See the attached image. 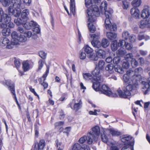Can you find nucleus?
I'll use <instances>...</instances> for the list:
<instances>
[{
	"label": "nucleus",
	"mask_w": 150,
	"mask_h": 150,
	"mask_svg": "<svg viewBox=\"0 0 150 150\" xmlns=\"http://www.w3.org/2000/svg\"><path fill=\"white\" fill-rule=\"evenodd\" d=\"M107 6L108 4L106 1H102L100 6V11L101 13H104L106 17L105 21L106 29L111 31H115L117 30V26L115 23L111 24L109 19L113 13V10L111 8H108Z\"/></svg>",
	"instance_id": "nucleus-1"
},
{
	"label": "nucleus",
	"mask_w": 150,
	"mask_h": 150,
	"mask_svg": "<svg viewBox=\"0 0 150 150\" xmlns=\"http://www.w3.org/2000/svg\"><path fill=\"white\" fill-rule=\"evenodd\" d=\"M85 4L88 8L86 16L88 17L89 21L91 22L94 21L96 17H98L100 15V12L98 6L92 5V0H85Z\"/></svg>",
	"instance_id": "nucleus-2"
},
{
	"label": "nucleus",
	"mask_w": 150,
	"mask_h": 150,
	"mask_svg": "<svg viewBox=\"0 0 150 150\" xmlns=\"http://www.w3.org/2000/svg\"><path fill=\"white\" fill-rule=\"evenodd\" d=\"M131 82V83H128V85L126 86V88L123 89V91L120 90L118 89L117 91L119 96L121 98H126L128 96L131 95V92L133 89L137 88L138 84L136 82H134L132 83Z\"/></svg>",
	"instance_id": "nucleus-3"
},
{
	"label": "nucleus",
	"mask_w": 150,
	"mask_h": 150,
	"mask_svg": "<svg viewBox=\"0 0 150 150\" xmlns=\"http://www.w3.org/2000/svg\"><path fill=\"white\" fill-rule=\"evenodd\" d=\"M100 133L99 127L96 126L92 129V131L87 134L88 140L87 143L89 144H91L93 143V140L96 142L97 140Z\"/></svg>",
	"instance_id": "nucleus-4"
},
{
	"label": "nucleus",
	"mask_w": 150,
	"mask_h": 150,
	"mask_svg": "<svg viewBox=\"0 0 150 150\" xmlns=\"http://www.w3.org/2000/svg\"><path fill=\"white\" fill-rule=\"evenodd\" d=\"M29 11L28 9L23 10L21 13V17L15 19L14 22L17 25H20L23 24L29 19Z\"/></svg>",
	"instance_id": "nucleus-5"
},
{
	"label": "nucleus",
	"mask_w": 150,
	"mask_h": 150,
	"mask_svg": "<svg viewBox=\"0 0 150 150\" xmlns=\"http://www.w3.org/2000/svg\"><path fill=\"white\" fill-rule=\"evenodd\" d=\"M3 84L4 85L6 86H7L8 89L11 91L13 95L14 96L16 100L14 83L10 80H8L3 81Z\"/></svg>",
	"instance_id": "nucleus-6"
},
{
	"label": "nucleus",
	"mask_w": 150,
	"mask_h": 150,
	"mask_svg": "<svg viewBox=\"0 0 150 150\" xmlns=\"http://www.w3.org/2000/svg\"><path fill=\"white\" fill-rule=\"evenodd\" d=\"M147 81H142L141 83L142 86V91L145 95L147 94L150 91V77L146 80Z\"/></svg>",
	"instance_id": "nucleus-7"
},
{
	"label": "nucleus",
	"mask_w": 150,
	"mask_h": 150,
	"mask_svg": "<svg viewBox=\"0 0 150 150\" xmlns=\"http://www.w3.org/2000/svg\"><path fill=\"white\" fill-rule=\"evenodd\" d=\"M82 103L81 99H78L75 101L74 103L70 104L71 108L73 110L76 112L81 108L82 107Z\"/></svg>",
	"instance_id": "nucleus-8"
},
{
	"label": "nucleus",
	"mask_w": 150,
	"mask_h": 150,
	"mask_svg": "<svg viewBox=\"0 0 150 150\" xmlns=\"http://www.w3.org/2000/svg\"><path fill=\"white\" fill-rule=\"evenodd\" d=\"M125 74L130 77V78L132 83L134 82H137V81L138 80L139 77L140 76L139 74H135L134 71L131 70L127 71Z\"/></svg>",
	"instance_id": "nucleus-9"
},
{
	"label": "nucleus",
	"mask_w": 150,
	"mask_h": 150,
	"mask_svg": "<svg viewBox=\"0 0 150 150\" xmlns=\"http://www.w3.org/2000/svg\"><path fill=\"white\" fill-rule=\"evenodd\" d=\"M99 92L108 96H110L112 94L110 89L105 85H103L100 87Z\"/></svg>",
	"instance_id": "nucleus-10"
},
{
	"label": "nucleus",
	"mask_w": 150,
	"mask_h": 150,
	"mask_svg": "<svg viewBox=\"0 0 150 150\" xmlns=\"http://www.w3.org/2000/svg\"><path fill=\"white\" fill-rule=\"evenodd\" d=\"M23 4L21 0H11L10 6H12V8H22Z\"/></svg>",
	"instance_id": "nucleus-11"
},
{
	"label": "nucleus",
	"mask_w": 150,
	"mask_h": 150,
	"mask_svg": "<svg viewBox=\"0 0 150 150\" xmlns=\"http://www.w3.org/2000/svg\"><path fill=\"white\" fill-rule=\"evenodd\" d=\"M3 20L7 22L10 21V18L1 8H0V22H2Z\"/></svg>",
	"instance_id": "nucleus-12"
},
{
	"label": "nucleus",
	"mask_w": 150,
	"mask_h": 150,
	"mask_svg": "<svg viewBox=\"0 0 150 150\" xmlns=\"http://www.w3.org/2000/svg\"><path fill=\"white\" fill-rule=\"evenodd\" d=\"M9 12L11 13L13 16L16 17L19 16L21 13V9L14 8H12V6H10L8 9Z\"/></svg>",
	"instance_id": "nucleus-13"
},
{
	"label": "nucleus",
	"mask_w": 150,
	"mask_h": 150,
	"mask_svg": "<svg viewBox=\"0 0 150 150\" xmlns=\"http://www.w3.org/2000/svg\"><path fill=\"white\" fill-rule=\"evenodd\" d=\"M73 150H90L89 147L86 145H84L81 146L78 143L75 144L73 147Z\"/></svg>",
	"instance_id": "nucleus-14"
},
{
	"label": "nucleus",
	"mask_w": 150,
	"mask_h": 150,
	"mask_svg": "<svg viewBox=\"0 0 150 150\" xmlns=\"http://www.w3.org/2000/svg\"><path fill=\"white\" fill-rule=\"evenodd\" d=\"M23 27L27 30L30 29L32 27H35L37 25V24L33 21H31L30 22H25L23 24Z\"/></svg>",
	"instance_id": "nucleus-15"
},
{
	"label": "nucleus",
	"mask_w": 150,
	"mask_h": 150,
	"mask_svg": "<svg viewBox=\"0 0 150 150\" xmlns=\"http://www.w3.org/2000/svg\"><path fill=\"white\" fill-rule=\"evenodd\" d=\"M45 141L41 139L38 143H36L35 145V150H43L45 145Z\"/></svg>",
	"instance_id": "nucleus-16"
},
{
	"label": "nucleus",
	"mask_w": 150,
	"mask_h": 150,
	"mask_svg": "<svg viewBox=\"0 0 150 150\" xmlns=\"http://www.w3.org/2000/svg\"><path fill=\"white\" fill-rule=\"evenodd\" d=\"M130 13L133 17L136 18H139L140 15V11L139 9L136 7H133L131 8Z\"/></svg>",
	"instance_id": "nucleus-17"
},
{
	"label": "nucleus",
	"mask_w": 150,
	"mask_h": 150,
	"mask_svg": "<svg viewBox=\"0 0 150 150\" xmlns=\"http://www.w3.org/2000/svg\"><path fill=\"white\" fill-rule=\"evenodd\" d=\"M101 70L99 69L97 67H96L94 70L92 71V74L96 77V79L100 80L101 79V76L100 75V73Z\"/></svg>",
	"instance_id": "nucleus-18"
},
{
	"label": "nucleus",
	"mask_w": 150,
	"mask_h": 150,
	"mask_svg": "<svg viewBox=\"0 0 150 150\" xmlns=\"http://www.w3.org/2000/svg\"><path fill=\"white\" fill-rule=\"evenodd\" d=\"M8 16L10 18V21L6 22L5 21H4V20H3L2 22L4 23H2L1 24V28H6L7 27V24H8V27L10 28H12L14 27V24L13 22H11V17L10 16H9L8 15Z\"/></svg>",
	"instance_id": "nucleus-19"
},
{
	"label": "nucleus",
	"mask_w": 150,
	"mask_h": 150,
	"mask_svg": "<svg viewBox=\"0 0 150 150\" xmlns=\"http://www.w3.org/2000/svg\"><path fill=\"white\" fill-rule=\"evenodd\" d=\"M96 56L98 57L104 58H105V52L101 49H97L95 50Z\"/></svg>",
	"instance_id": "nucleus-20"
},
{
	"label": "nucleus",
	"mask_w": 150,
	"mask_h": 150,
	"mask_svg": "<svg viewBox=\"0 0 150 150\" xmlns=\"http://www.w3.org/2000/svg\"><path fill=\"white\" fill-rule=\"evenodd\" d=\"M150 15V12L148 8L143 9L141 12V17L144 18H148Z\"/></svg>",
	"instance_id": "nucleus-21"
},
{
	"label": "nucleus",
	"mask_w": 150,
	"mask_h": 150,
	"mask_svg": "<svg viewBox=\"0 0 150 150\" xmlns=\"http://www.w3.org/2000/svg\"><path fill=\"white\" fill-rule=\"evenodd\" d=\"M100 80L96 79V81L93 82L92 85L93 88L96 91H99L100 88V83L101 82Z\"/></svg>",
	"instance_id": "nucleus-22"
},
{
	"label": "nucleus",
	"mask_w": 150,
	"mask_h": 150,
	"mask_svg": "<svg viewBox=\"0 0 150 150\" xmlns=\"http://www.w3.org/2000/svg\"><path fill=\"white\" fill-rule=\"evenodd\" d=\"M114 67L115 66L112 64L107 65L105 67L106 71L110 74L113 73L114 71Z\"/></svg>",
	"instance_id": "nucleus-23"
},
{
	"label": "nucleus",
	"mask_w": 150,
	"mask_h": 150,
	"mask_svg": "<svg viewBox=\"0 0 150 150\" xmlns=\"http://www.w3.org/2000/svg\"><path fill=\"white\" fill-rule=\"evenodd\" d=\"M11 36L13 44H18V40L19 37L18 36L17 32L16 31L13 32L11 34Z\"/></svg>",
	"instance_id": "nucleus-24"
},
{
	"label": "nucleus",
	"mask_w": 150,
	"mask_h": 150,
	"mask_svg": "<svg viewBox=\"0 0 150 150\" xmlns=\"http://www.w3.org/2000/svg\"><path fill=\"white\" fill-rule=\"evenodd\" d=\"M96 17L95 20L94 21L92 22H91L89 21L88 18V21L89 22V23H88V28L90 31L92 33H93L96 30V27L92 23L96 21Z\"/></svg>",
	"instance_id": "nucleus-25"
},
{
	"label": "nucleus",
	"mask_w": 150,
	"mask_h": 150,
	"mask_svg": "<svg viewBox=\"0 0 150 150\" xmlns=\"http://www.w3.org/2000/svg\"><path fill=\"white\" fill-rule=\"evenodd\" d=\"M131 139V137L129 136H127L126 135H124L121 137V140L122 142H127V145H128V144L129 143V145L130 143L129 141Z\"/></svg>",
	"instance_id": "nucleus-26"
},
{
	"label": "nucleus",
	"mask_w": 150,
	"mask_h": 150,
	"mask_svg": "<svg viewBox=\"0 0 150 150\" xmlns=\"http://www.w3.org/2000/svg\"><path fill=\"white\" fill-rule=\"evenodd\" d=\"M23 68L25 71H27L31 68L28 61L27 60L23 62Z\"/></svg>",
	"instance_id": "nucleus-27"
},
{
	"label": "nucleus",
	"mask_w": 150,
	"mask_h": 150,
	"mask_svg": "<svg viewBox=\"0 0 150 150\" xmlns=\"http://www.w3.org/2000/svg\"><path fill=\"white\" fill-rule=\"evenodd\" d=\"M70 7L71 12L74 15L75 13V0H70Z\"/></svg>",
	"instance_id": "nucleus-28"
},
{
	"label": "nucleus",
	"mask_w": 150,
	"mask_h": 150,
	"mask_svg": "<svg viewBox=\"0 0 150 150\" xmlns=\"http://www.w3.org/2000/svg\"><path fill=\"white\" fill-rule=\"evenodd\" d=\"M106 35L107 38L111 40H114L117 37L116 34L114 33L107 32Z\"/></svg>",
	"instance_id": "nucleus-29"
},
{
	"label": "nucleus",
	"mask_w": 150,
	"mask_h": 150,
	"mask_svg": "<svg viewBox=\"0 0 150 150\" xmlns=\"http://www.w3.org/2000/svg\"><path fill=\"white\" fill-rule=\"evenodd\" d=\"M126 52V51L125 49L123 48H121L116 52V54L118 56H124Z\"/></svg>",
	"instance_id": "nucleus-30"
},
{
	"label": "nucleus",
	"mask_w": 150,
	"mask_h": 150,
	"mask_svg": "<svg viewBox=\"0 0 150 150\" xmlns=\"http://www.w3.org/2000/svg\"><path fill=\"white\" fill-rule=\"evenodd\" d=\"M83 49L85 52L89 55L92 54L93 51V50L88 45L84 46Z\"/></svg>",
	"instance_id": "nucleus-31"
},
{
	"label": "nucleus",
	"mask_w": 150,
	"mask_h": 150,
	"mask_svg": "<svg viewBox=\"0 0 150 150\" xmlns=\"http://www.w3.org/2000/svg\"><path fill=\"white\" fill-rule=\"evenodd\" d=\"M4 28L2 30V33L4 36H8L11 33V30L9 28Z\"/></svg>",
	"instance_id": "nucleus-32"
},
{
	"label": "nucleus",
	"mask_w": 150,
	"mask_h": 150,
	"mask_svg": "<svg viewBox=\"0 0 150 150\" xmlns=\"http://www.w3.org/2000/svg\"><path fill=\"white\" fill-rule=\"evenodd\" d=\"M111 49L112 51H114L117 50L118 47H119L118 45V43L117 40L113 41L111 45Z\"/></svg>",
	"instance_id": "nucleus-33"
},
{
	"label": "nucleus",
	"mask_w": 150,
	"mask_h": 150,
	"mask_svg": "<svg viewBox=\"0 0 150 150\" xmlns=\"http://www.w3.org/2000/svg\"><path fill=\"white\" fill-rule=\"evenodd\" d=\"M105 64V62L102 60H101L99 61L98 64L96 65V67H98V69L101 70H102L104 68Z\"/></svg>",
	"instance_id": "nucleus-34"
},
{
	"label": "nucleus",
	"mask_w": 150,
	"mask_h": 150,
	"mask_svg": "<svg viewBox=\"0 0 150 150\" xmlns=\"http://www.w3.org/2000/svg\"><path fill=\"white\" fill-rule=\"evenodd\" d=\"M101 132H100V134L102 140L104 142L106 143L108 141L107 137L105 134L104 130L101 131Z\"/></svg>",
	"instance_id": "nucleus-35"
},
{
	"label": "nucleus",
	"mask_w": 150,
	"mask_h": 150,
	"mask_svg": "<svg viewBox=\"0 0 150 150\" xmlns=\"http://www.w3.org/2000/svg\"><path fill=\"white\" fill-rule=\"evenodd\" d=\"M109 44V42L107 39L103 38L102 40L101 45L103 47L106 48L108 46Z\"/></svg>",
	"instance_id": "nucleus-36"
},
{
	"label": "nucleus",
	"mask_w": 150,
	"mask_h": 150,
	"mask_svg": "<svg viewBox=\"0 0 150 150\" xmlns=\"http://www.w3.org/2000/svg\"><path fill=\"white\" fill-rule=\"evenodd\" d=\"M38 25L37 24L36 26H35L33 28V30L34 32V36L35 37V38L37 37V36L36 35L37 34H39L40 33V28L38 27Z\"/></svg>",
	"instance_id": "nucleus-37"
},
{
	"label": "nucleus",
	"mask_w": 150,
	"mask_h": 150,
	"mask_svg": "<svg viewBox=\"0 0 150 150\" xmlns=\"http://www.w3.org/2000/svg\"><path fill=\"white\" fill-rule=\"evenodd\" d=\"M90 36L93 39L92 41H98V40L100 38V34L99 33L95 34H90Z\"/></svg>",
	"instance_id": "nucleus-38"
},
{
	"label": "nucleus",
	"mask_w": 150,
	"mask_h": 150,
	"mask_svg": "<svg viewBox=\"0 0 150 150\" xmlns=\"http://www.w3.org/2000/svg\"><path fill=\"white\" fill-rule=\"evenodd\" d=\"M142 2L141 0H134L132 2V4L134 7H138L140 5Z\"/></svg>",
	"instance_id": "nucleus-39"
},
{
	"label": "nucleus",
	"mask_w": 150,
	"mask_h": 150,
	"mask_svg": "<svg viewBox=\"0 0 150 150\" xmlns=\"http://www.w3.org/2000/svg\"><path fill=\"white\" fill-rule=\"evenodd\" d=\"M148 22L146 20H144L141 21L139 25L140 28L143 29L146 27H148Z\"/></svg>",
	"instance_id": "nucleus-40"
},
{
	"label": "nucleus",
	"mask_w": 150,
	"mask_h": 150,
	"mask_svg": "<svg viewBox=\"0 0 150 150\" xmlns=\"http://www.w3.org/2000/svg\"><path fill=\"white\" fill-rule=\"evenodd\" d=\"M91 44L93 47L97 48H100L101 46V43L99 41H91Z\"/></svg>",
	"instance_id": "nucleus-41"
},
{
	"label": "nucleus",
	"mask_w": 150,
	"mask_h": 150,
	"mask_svg": "<svg viewBox=\"0 0 150 150\" xmlns=\"http://www.w3.org/2000/svg\"><path fill=\"white\" fill-rule=\"evenodd\" d=\"M84 79L86 81H88L93 78V76L91 74L88 73L83 74Z\"/></svg>",
	"instance_id": "nucleus-42"
},
{
	"label": "nucleus",
	"mask_w": 150,
	"mask_h": 150,
	"mask_svg": "<svg viewBox=\"0 0 150 150\" xmlns=\"http://www.w3.org/2000/svg\"><path fill=\"white\" fill-rule=\"evenodd\" d=\"M130 78V77L128 76L127 75L125 74H124L123 77V79L124 82L126 83V84L131 83V81H132Z\"/></svg>",
	"instance_id": "nucleus-43"
},
{
	"label": "nucleus",
	"mask_w": 150,
	"mask_h": 150,
	"mask_svg": "<svg viewBox=\"0 0 150 150\" xmlns=\"http://www.w3.org/2000/svg\"><path fill=\"white\" fill-rule=\"evenodd\" d=\"M1 2L4 6L7 7L11 5V0H1Z\"/></svg>",
	"instance_id": "nucleus-44"
},
{
	"label": "nucleus",
	"mask_w": 150,
	"mask_h": 150,
	"mask_svg": "<svg viewBox=\"0 0 150 150\" xmlns=\"http://www.w3.org/2000/svg\"><path fill=\"white\" fill-rule=\"evenodd\" d=\"M44 64L43 61L41 59H40L38 62V67L37 70V71L40 70L42 68Z\"/></svg>",
	"instance_id": "nucleus-45"
},
{
	"label": "nucleus",
	"mask_w": 150,
	"mask_h": 150,
	"mask_svg": "<svg viewBox=\"0 0 150 150\" xmlns=\"http://www.w3.org/2000/svg\"><path fill=\"white\" fill-rule=\"evenodd\" d=\"M114 70L120 74H122L123 73L122 69L117 65L115 66Z\"/></svg>",
	"instance_id": "nucleus-46"
},
{
	"label": "nucleus",
	"mask_w": 150,
	"mask_h": 150,
	"mask_svg": "<svg viewBox=\"0 0 150 150\" xmlns=\"http://www.w3.org/2000/svg\"><path fill=\"white\" fill-rule=\"evenodd\" d=\"M18 44H19V42H24L27 40V38L24 35H21L19 37L18 40Z\"/></svg>",
	"instance_id": "nucleus-47"
},
{
	"label": "nucleus",
	"mask_w": 150,
	"mask_h": 150,
	"mask_svg": "<svg viewBox=\"0 0 150 150\" xmlns=\"http://www.w3.org/2000/svg\"><path fill=\"white\" fill-rule=\"evenodd\" d=\"M131 65L133 68L136 67L138 65V62L134 58L132 59L131 61Z\"/></svg>",
	"instance_id": "nucleus-48"
},
{
	"label": "nucleus",
	"mask_w": 150,
	"mask_h": 150,
	"mask_svg": "<svg viewBox=\"0 0 150 150\" xmlns=\"http://www.w3.org/2000/svg\"><path fill=\"white\" fill-rule=\"evenodd\" d=\"M39 56L43 59L46 58V54L43 51H40L38 52Z\"/></svg>",
	"instance_id": "nucleus-49"
},
{
	"label": "nucleus",
	"mask_w": 150,
	"mask_h": 150,
	"mask_svg": "<svg viewBox=\"0 0 150 150\" xmlns=\"http://www.w3.org/2000/svg\"><path fill=\"white\" fill-rule=\"evenodd\" d=\"M129 37V34L128 32L125 31L122 33V37L125 40H127Z\"/></svg>",
	"instance_id": "nucleus-50"
},
{
	"label": "nucleus",
	"mask_w": 150,
	"mask_h": 150,
	"mask_svg": "<svg viewBox=\"0 0 150 150\" xmlns=\"http://www.w3.org/2000/svg\"><path fill=\"white\" fill-rule=\"evenodd\" d=\"M129 67V64L126 60L124 61L122 63V67L124 68L127 69Z\"/></svg>",
	"instance_id": "nucleus-51"
},
{
	"label": "nucleus",
	"mask_w": 150,
	"mask_h": 150,
	"mask_svg": "<svg viewBox=\"0 0 150 150\" xmlns=\"http://www.w3.org/2000/svg\"><path fill=\"white\" fill-rule=\"evenodd\" d=\"M110 133L113 136H118L120 135V132L113 129H110Z\"/></svg>",
	"instance_id": "nucleus-52"
},
{
	"label": "nucleus",
	"mask_w": 150,
	"mask_h": 150,
	"mask_svg": "<svg viewBox=\"0 0 150 150\" xmlns=\"http://www.w3.org/2000/svg\"><path fill=\"white\" fill-rule=\"evenodd\" d=\"M88 57L91 60L93 61H97L98 57L95 55L91 54L88 56Z\"/></svg>",
	"instance_id": "nucleus-53"
},
{
	"label": "nucleus",
	"mask_w": 150,
	"mask_h": 150,
	"mask_svg": "<svg viewBox=\"0 0 150 150\" xmlns=\"http://www.w3.org/2000/svg\"><path fill=\"white\" fill-rule=\"evenodd\" d=\"M143 71L141 67H139L137 68L134 71V74H139L140 75V74L142 73Z\"/></svg>",
	"instance_id": "nucleus-54"
},
{
	"label": "nucleus",
	"mask_w": 150,
	"mask_h": 150,
	"mask_svg": "<svg viewBox=\"0 0 150 150\" xmlns=\"http://www.w3.org/2000/svg\"><path fill=\"white\" fill-rule=\"evenodd\" d=\"M121 150H134V149L132 147L129 146V143L128 145L124 146Z\"/></svg>",
	"instance_id": "nucleus-55"
},
{
	"label": "nucleus",
	"mask_w": 150,
	"mask_h": 150,
	"mask_svg": "<svg viewBox=\"0 0 150 150\" xmlns=\"http://www.w3.org/2000/svg\"><path fill=\"white\" fill-rule=\"evenodd\" d=\"M10 42L9 40L6 38H3L2 41V43L3 44V46L9 44Z\"/></svg>",
	"instance_id": "nucleus-56"
},
{
	"label": "nucleus",
	"mask_w": 150,
	"mask_h": 150,
	"mask_svg": "<svg viewBox=\"0 0 150 150\" xmlns=\"http://www.w3.org/2000/svg\"><path fill=\"white\" fill-rule=\"evenodd\" d=\"M120 61V56L115 57L113 59V62L114 64H118Z\"/></svg>",
	"instance_id": "nucleus-57"
},
{
	"label": "nucleus",
	"mask_w": 150,
	"mask_h": 150,
	"mask_svg": "<svg viewBox=\"0 0 150 150\" xmlns=\"http://www.w3.org/2000/svg\"><path fill=\"white\" fill-rule=\"evenodd\" d=\"M87 137L86 136H84L81 137L79 140V142L81 144H83L87 140Z\"/></svg>",
	"instance_id": "nucleus-58"
},
{
	"label": "nucleus",
	"mask_w": 150,
	"mask_h": 150,
	"mask_svg": "<svg viewBox=\"0 0 150 150\" xmlns=\"http://www.w3.org/2000/svg\"><path fill=\"white\" fill-rule=\"evenodd\" d=\"M118 43V45L119 47H122L124 45H125L126 42L123 40H120Z\"/></svg>",
	"instance_id": "nucleus-59"
},
{
	"label": "nucleus",
	"mask_w": 150,
	"mask_h": 150,
	"mask_svg": "<svg viewBox=\"0 0 150 150\" xmlns=\"http://www.w3.org/2000/svg\"><path fill=\"white\" fill-rule=\"evenodd\" d=\"M32 33L31 31L26 30L24 35L26 37L30 38L32 36Z\"/></svg>",
	"instance_id": "nucleus-60"
},
{
	"label": "nucleus",
	"mask_w": 150,
	"mask_h": 150,
	"mask_svg": "<svg viewBox=\"0 0 150 150\" xmlns=\"http://www.w3.org/2000/svg\"><path fill=\"white\" fill-rule=\"evenodd\" d=\"M134 56L133 54L132 53H129L125 56V58L126 59L125 60H127L129 59H133Z\"/></svg>",
	"instance_id": "nucleus-61"
},
{
	"label": "nucleus",
	"mask_w": 150,
	"mask_h": 150,
	"mask_svg": "<svg viewBox=\"0 0 150 150\" xmlns=\"http://www.w3.org/2000/svg\"><path fill=\"white\" fill-rule=\"evenodd\" d=\"M17 30L20 33L23 34H24L26 31V30L23 28V27L21 26H19Z\"/></svg>",
	"instance_id": "nucleus-62"
},
{
	"label": "nucleus",
	"mask_w": 150,
	"mask_h": 150,
	"mask_svg": "<svg viewBox=\"0 0 150 150\" xmlns=\"http://www.w3.org/2000/svg\"><path fill=\"white\" fill-rule=\"evenodd\" d=\"M79 57L80 59H81L83 60L85 59L86 57V55L85 53L83 51H81V52Z\"/></svg>",
	"instance_id": "nucleus-63"
},
{
	"label": "nucleus",
	"mask_w": 150,
	"mask_h": 150,
	"mask_svg": "<svg viewBox=\"0 0 150 150\" xmlns=\"http://www.w3.org/2000/svg\"><path fill=\"white\" fill-rule=\"evenodd\" d=\"M14 64L16 67L18 69L21 66V63L18 59H15L14 61Z\"/></svg>",
	"instance_id": "nucleus-64"
}]
</instances>
